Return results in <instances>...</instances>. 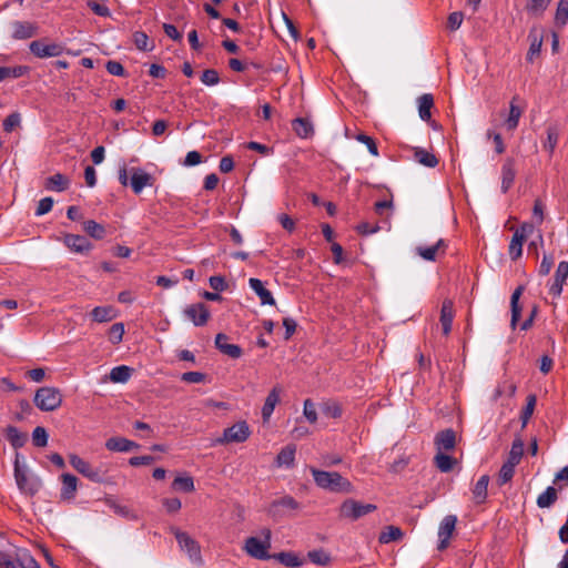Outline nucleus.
<instances>
[{"instance_id": "nucleus-31", "label": "nucleus", "mask_w": 568, "mask_h": 568, "mask_svg": "<svg viewBox=\"0 0 568 568\" xmlns=\"http://www.w3.org/2000/svg\"><path fill=\"white\" fill-rule=\"evenodd\" d=\"M434 106V98L425 93L418 98V113L423 121H428L432 116L430 110Z\"/></svg>"}, {"instance_id": "nucleus-12", "label": "nucleus", "mask_w": 568, "mask_h": 568, "mask_svg": "<svg viewBox=\"0 0 568 568\" xmlns=\"http://www.w3.org/2000/svg\"><path fill=\"white\" fill-rule=\"evenodd\" d=\"M183 314L195 325L204 326L210 320V311L204 303H194L187 305Z\"/></svg>"}, {"instance_id": "nucleus-40", "label": "nucleus", "mask_w": 568, "mask_h": 568, "mask_svg": "<svg viewBox=\"0 0 568 568\" xmlns=\"http://www.w3.org/2000/svg\"><path fill=\"white\" fill-rule=\"evenodd\" d=\"M434 463L440 471L448 473L453 469L454 465L456 464V459L450 457L449 455L444 454L443 452H437V454L434 457Z\"/></svg>"}, {"instance_id": "nucleus-36", "label": "nucleus", "mask_w": 568, "mask_h": 568, "mask_svg": "<svg viewBox=\"0 0 568 568\" xmlns=\"http://www.w3.org/2000/svg\"><path fill=\"white\" fill-rule=\"evenodd\" d=\"M557 498H558V496H557L556 488H554L552 486H549L546 488V490L544 493H541L537 497V506L539 508H549L550 506H552L556 503Z\"/></svg>"}, {"instance_id": "nucleus-20", "label": "nucleus", "mask_w": 568, "mask_h": 568, "mask_svg": "<svg viewBox=\"0 0 568 568\" xmlns=\"http://www.w3.org/2000/svg\"><path fill=\"white\" fill-rule=\"evenodd\" d=\"M37 34V27L27 21H14L12 23V38L17 40L29 39Z\"/></svg>"}, {"instance_id": "nucleus-32", "label": "nucleus", "mask_w": 568, "mask_h": 568, "mask_svg": "<svg viewBox=\"0 0 568 568\" xmlns=\"http://www.w3.org/2000/svg\"><path fill=\"white\" fill-rule=\"evenodd\" d=\"M414 159L422 165H425L427 168H435L438 164V160L432 152L422 149L416 148L414 150Z\"/></svg>"}, {"instance_id": "nucleus-38", "label": "nucleus", "mask_w": 568, "mask_h": 568, "mask_svg": "<svg viewBox=\"0 0 568 568\" xmlns=\"http://www.w3.org/2000/svg\"><path fill=\"white\" fill-rule=\"evenodd\" d=\"M524 455V443L520 439H515L511 444L510 452L505 463L517 466Z\"/></svg>"}, {"instance_id": "nucleus-64", "label": "nucleus", "mask_w": 568, "mask_h": 568, "mask_svg": "<svg viewBox=\"0 0 568 568\" xmlns=\"http://www.w3.org/2000/svg\"><path fill=\"white\" fill-rule=\"evenodd\" d=\"M105 68L106 71L112 75L123 77L125 73L123 65L118 61H108Z\"/></svg>"}, {"instance_id": "nucleus-33", "label": "nucleus", "mask_w": 568, "mask_h": 568, "mask_svg": "<svg viewBox=\"0 0 568 568\" xmlns=\"http://www.w3.org/2000/svg\"><path fill=\"white\" fill-rule=\"evenodd\" d=\"M523 292H524V287L518 286L511 295L510 305H511V326H513V328L516 327V324L520 318L521 307L519 306V298H520Z\"/></svg>"}, {"instance_id": "nucleus-59", "label": "nucleus", "mask_w": 568, "mask_h": 568, "mask_svg": "<svg viewBox=\"0 0 568 568\" xmlns=\"http://www.w3.org/2000/svg\"><path fill=\"white\" fill-rule=\"evenodd\" d=\"M20 114L19 113H11L9 114L4 121H3V130L6 132H11L14 128H17L20 124Z\"/></svg>"}, {"instance_id": "nucleus-55", "label": "nucleus", "mask_w": 568, "mask_h": 568, "mask_svg": "<svg viewBox=\"0 0 568 568\" xmlns=\"http://www.w3.org/2000/svg\"><path fill=\"white\" fill-rule=\"evenodd\" d=\"M356 140L361 143H364L373 156H378V149H377L376 142L374 141L373 138H371L366 134L359 133L356 135Z\"/></svg>"}, {"instance_id": "nucleus-50", "label": "nucleus", "mask_w": 568, "mask_h": 568, "mask_svg": "<svg viewBox=\"0 0 568 568\" xmlns=\"http://www.w3.org/2000/svg\"><path fill=\"white\" fill-rule=\"evenodd\" d=\"M276 558L285 566L287 567H300L303 565V560L300 559L293 552H280Z\"/></svg>"}, {"instance_id": "nucleus-42", "label": "nucleus", "mask_w": 568, "mask_h": 568, "mask_svg": "<svg viewBox=\"0 0 568 568\" xmlns=\"http://www.w3.org/2000/svg\"><path fill=\"white\" fill-rule=\"evenodd\" d=\"M516 98L513 99L509 105V115L506 120V126L508 130L513 131L518 126L519 119L523 114L521 109L515 104Z\"/></svg>"}, {"instance_id": "nucleus-60", "label": "nucleus", "mask_w": 568, "mask_h": 568, "mask_svg": "<svg viewBox=\"0 0 568 568\" xmlns=\"http://www.w3.org/2000/svg\"><path fill=\"white\" fill-rule=\"evenodd\" d=\"M323 413L331 418H338L342 415V408L337 403H327L323 407Z\"/></svg>"}, {"instance_id": "nucleus-23", "label": "nucleus", "mask_w": 568, "mask_h": 568, "mask_svg": "<svg viewBox=\"0 0 568 568\" xmlns=\"http://www.w3.org/2000/svg\"><path fill=\"white\" fill-rule=\"evenodd\" d=\"M105 447L111 452H130L138 448L139 445L124 437H111L105 442Z\"/></svg>"}, {"instance_id": "nucleus-9", "label": "nucleus", "mask_w": 568, "mask_h": 568, "mask_svg": "<svg viewBox=\"0 0 568 568\" xmlns=\"http://www.w3.org/2000/svg\"><path fill=\"white\" fill-rule=\"evenodd\" d=\"M534 225L525 223L517 229L509 243V255L513 260H517L523 254V244L526 241L528 233L532 232Z\"/></svg>"}, {"instance_id": "nucleus-5", "label": "nucleus", "mask_w": 568, "mask_h": 568, "mask_svg": "<svg viewBox=\"0 0 568 568\" xmlns=\"http://www.w3.org/2000/svg\"><path fill=\"white\" fill-rule=\"evenodd\" d=\"M14 479L19 489L30 496L36 495L42 485L39 478L28 476L27 469L20 465L19 454H17L14 460Z\"/></svg>"}, {"instance_id": "nucleus-17", "label": "nucleus", "mask_w": 568, "mask_h": 568, "mask_svg": "<svg viewBox=\"0 0 568 568\" xmlns=\"http://www.w3.org/2000/svg\"><path fill=\"white\" fill-rule=\"evenodd\" d=\"M516 178V161L507 158L501 166V191L506 193L514 184Z\"/></svg>"}, {"instance_id": "nucleus-19", "label": "nucleus", "mask_w": 568, "mask_h": 568, "mask_svg": "<svg viewBox=\"0 0 568 568\" xmlns=\"http://www.w3.org/2000/svg\"><path fill=\"white\" fill-rule=\"evenodd\" d=\"M63 243L75 253H84L91 250V243L82 235L67 234Z\"/></svg>"}, {"instance_id": "nucleus-30", "label": "nucleus", "mask_w": 568, "mask_h": 568, "mask_svg": "<svg viewBox=\"0 0 568 568\" xmlns=\"http://www.w3.org/2000/svg\"><path fill=\"white\" fill-rule=\"evenodd\" d=\"M296 447L294 445H287L281 449L276 457V464L278 467L286 466L291 467L295 462Z\"/></svg>"}, {"instance_id": "nucleus-58", "label": "nucleus", "mask_w": 568, "mask_h": 568, "mask_svg": "<svg viewBox=\"0 0 568 568\" xmlns=\"http://www.w3.org/2000/svg\"><path fill=\"white\" fill-rule=\"evenodd\" d=\"M551 0H529L527 10L532 13H539L547 9Z\"/></svg>"}, {"instance_id": "nucleus-21", "label": "nucleus", "mask_w": 568, "mask_h": 568, "mask_svg": "<svg viewBox=\"0 0 568 568\" xmlns=\"http://www.w3.org/2000/svg\"><path fill=\"white\" fill-rule=\"evenodd\" d=\"M454 316L455 312L453 302L450 300H445L440 310V324L444 335H448L450 333Z\"/></svg>"}, {"instance_id": "nucleus-35", "label": "nucleus", "mask_w": 568, "mask_h": 568, "mask_svg": "<svg viewBox=\"0 0 568 568\" xmlns=\"http://www.w3.org/2000/svg\"><path fill=\"white\" fill-rule=\"evenodd\" d=\"M6 437L14 448L22 447L27 442V435L14 426H8L6 428Z\"/></svg>"}, {"instance_id": "nucleus-24", "label": "nucleus", "mask_w": 568, "mask_h": 568, "mask_svg": "<svg viewBox=\"0 0 568 568\" xmlns=\"http://www.w3.org/2000/svg\"><path fill=\"white\" fill-rule=\"evenodd\" d=\"M62 488L61 498L71 499L74 497L78 488V478L71 474L61 475Z\"/></svg>"}, {"instance_id": "nucleus-13", "label": "nucleus", "mask_w": 568, "mask_h": 568, "mask_svg": "<svg viewBox=\"0 0 568 568\" xmlns=\"http://www.w3.org/2000/svg\"><path fill=\"white\" fill-rule=\"evenodd\" d=\"M153 176L140 168L131 169L130 185L135 194H140L146 186H152Z\"/></svg>"}, {"instance_id": "nucleus-41", "label": "nucleus", "mask_w": 568, "mask_h": 568, "mask_svg": "<svg viewBox=\"0 0 568 568\" xmlns=\"http://www.w3.org/2000/svg\"><path fill=\"white\" fill-rule=\"evenodd\" d=\"M29 72V67L17 65V67H0V81L7 78H20Z\"/></svg>"}, {"instance_id": "nucleus-25", "label": "nucleus", "mask_w": 568, "mask_h": 568, "mask_svg": "<svg viewBox=\"0 0 568 568\" xmlns=\"http://www.w3.org/2000/svg\"><path fill=\"white\" fill-rule=\"evenodd\" d=\"M546 140L542 142V148L552 155L559 140L558 124L551 123L546 129Z\"/></svg>"}, {"instance_id": "nucleus-8", "label": "nucleus", "mask_w": 568, "mask_h": 568, "mask_svg": "<svg viewBox=\"0 0 568 568\" xmlns=\"http://www.w3.org/2000/svg\"><path fill=\"white\" fill-rule=\"evenodd\" d=\"M375 509L376 506L373 504H363L355 499H346L339 507V517L349 520H357L361 517L373 513Z\"/></svg>"}, {"instance_id": "nucleus-61", "label": "nucleus", "mask_w": 568, "mask_h": 568, "mask_svg": "<svg viewBox=\"0 0 568 568\" xmlns=\"http://www.w3.org/2000/svg\"><path fill=\"white\" fill-rule=\"evenodd\" d=\"M52 206H53L52 197H43L42 200L39 201V204H38V207L36 211V215L41 216V215L49 213L52 210Z\"/></svg>"}, {"instance_id": "nucleus-1", "label": "nucleus", "mask_w": 568, "mask_h": 568, "mask_svg": "<svg viewBox=\"0 0 568 568\" xmlns=\"http://www.w3.org/2000/svg\"><path fill=\"white\" fill-rule=\"evenodd\" d=\"M315 484L326 490L333 493L352 494L355 488L353 484L337 471H325L311 468Z\"/></svg>"}, {"instance_id": "nucleus-26", "label": "nucleus", "mask_w": 568, "mask_h": 568, "mask_svg": "<svg viewBox=\"0 0 568 568\" xmlns=\"http://www.w3.org/2000/svg\"><path fill=\"white\" fill-rule=\"evenodd\" d=\"M446 250V244L444 240H438V242L432 246L423 247L418 246L416 248L417 254L426 260V261H435L438 253L444 254Z\"/></svg>"}, {"instance_id": "nucleus-6", "label": "nucleus", "mask_w": 568, "mask_h": 568, "mask_svg": "<svg viewBox=\"0 0 568 568\" xmlns=\"http://www.w3.org/2000/svg\"><path fill=\"white\" fill-rule=\"evenodd\" d=\"M262 535L264 537L263 540L256 537H250L245 541V550L246 552L256 559H268V549L271 548V530L268 528H264L262 530Z\"/></svg>"}, {"instance_id": "nucleus-63", "label": "nucleus", "mask_w": 568, "mask_h": 568, "mask_svg": "<svg viewBox=\"0 0 568 568\" xmlns=\"http://www.w3.org/2000/svg\"><path fill=\"white\" fill-rule=\"evenodd\" d=\"M552 265H554V256L550 254H545L542 257V261L539 265V274L542 276L548 275Z\"/></svg>"}, {"instance_id": "nucleus-16", "label": "nucleus", "mask_w": 568, "mask_h": 568, "mask_svg": "<svg viewBox=\"0 0 568 568\" xmlns=\"http://www.w3.org/2000/svg\"><path fill=\"white\" fill-rule=\"evenodd\" d=\"M282 393V387L276 385L274 386L268 395L265 398L264 405L262 407V418L264 423H267L275 409V406L280 403V397Z\"/></svg>"}, {"instance_id": "nucleus-37", "label": "nucleus", "mask_w": 568, "mask_h": 568, "mask_svg": "<svg viewBox=\"0 0 568 568\" xmlns=\"http://www.w3.org/2000/svg\"><path fill=\"white\" fill-rule=\"evenodd\" d=\"M133 369L126 365H120L111 369L110 372V379L113 383H126L131 375Z\"/></svg>"}, {"instance_id": "nucleus-10", "label": "nucleus", "mask_w": 568, "mask_h": 568, "mask_svg": "<svg viewBox=\"0 0 568 568\" xmlns=\"http://www.w3.org/2000/svg\"><path fill=\"white\" fill-rule=\"evenodd\" d=\"M457 524L455 515H447L443 518L438 527V550H445L449 546V539L453 536Z\"/></svg>"}, {"instance_id": "nucleus-39", "label": "nucleus", "mask_w": 568, "mask_h": 568, "mask_svg": "<svg viewBox=\"0 0 568 568\" xmlns=\"http://www.w3.org/2000/svg\"><path fill=\"white\" fill-rule=\"evenodd\" d=\"M83 231L95 240H102L105 236V227L93 220L83 222Z\"/></svg>"}, {"instance_id": "nucleus-3", "label": "nucleus", "mask_w": 568, "mask_h": 568, "mask_svg": "<svg viewBox=\"0 0 568 568\" xmlns=\"http://www.w3.org/2000/svg\"><path fill=\"white\" fill-rule=\"evenodd\" d=\"M171 532L174 535L180 549L189 556L190 560L195 565H202L203 559L200 544L187 532L182 531L176 527H172Z\"/></svg>"}, {"instance_id": "nucleus-49", "label": "nucleus", "mask_w": 568, "mask_h": 568, "mask_svg": "<svg viewBox=\"0 0 568 568\" xmlns=\"http://www.w3.org/2000/svg\"><path fill=\"white\" fill-rule=\"evenodd\" d=\"M308 559L318 566H327L331 561L329 555L324 550H312L307 554Z\"/></svg>"}, {"instance_id": "nucleus-15", "label": "nucleus", "mask_w": 568, "mask_h": 568, "mask_svg": "<svg viewBox=\"0 0 568 568\" xmlns=\"http://www.w3.org/2000/svg\"><path fill=\"white\" fill-rule=\"evenodd\" d=\"M434 444L437 452H450L456 446V433L448 428L436 434Z\"/></svg>"}, {"instance_id": "nucleus-2", "label": "nucleus", "mask_w": 568, "mask_h": 568, "mask_svg": "<svg viewBox=\"0 0 568 568\" xmlns=\"http://www.w3.org/2000/svg\"><path fill=\"white\" fill-rule=\"evenodd\" d=\"M252 432L245 420H240L225 428L220 437L214 440L215 445L242 444L246 442Z\"/></svg>"}, {"instance_id": "nucleus-46", "label": "nucleus", "mask_w": 568, "mask_h": 568, "mask_svg": "<svg viewBox=\"0 0 568 568\" xmlns=\"http://www.w3.org/2000/svg\"><path fill=\"white\" fill-rule=\"evenodd\" d=\"M555 21L558 26H565L568 21V0H559Z\"/></svg>"}, {"instance_id": "nucleus-11", "label": "nucleus", "mask_w": 568, "mask_h": 568, "mask_svg": "<svg viewBox=\"0 0 568 568\" xmlns=\"http://www.w3.org/2000/svg\"><path fill=\"white\" fill-rule=\"evenodd\" d=\"M69 462L71 466L82 476L87 477L91 481L100 483L102 480V477L100 475V471L92 467V465L84 460L83 458L79 457L75 454L69 455Z\"/></svg>"}, {"instance_id": "nucleus-44", "label": "nucleus", "mask_w": 568, "mask_h": 568, "mask_svg": "<svg viewBox=\"0 0 568 568\" xmlns=\"http://www.w3.org/2000/svg\"><path fill=\"white\" fill-rule=\"evenodd\" d=\"M172 488L175 490L192 493L195 489L194 480L191 476H178L172 483Z\"/></svg>"}, {"instance_id": "nucleus-27", "label": "nucleus", "mask_w": 568, "mask_h": 568, "mask_svg": "<svg viewBox=\"0 0 568 568\" xmlns=\"http://www.w3.org/2000/svg\"><path fill=\"white\" fill-rule=\"evenodd\" d=\"M70 185L69 179L61 174L55 173L45 180L44 186L47 190L62 192L65 191Z\"/></svg>"}, {"instance_id": "nucleus-7", "label": "nucleus", "mask_w": 568, "mask_h": 568, "mask_svg": "<svg viewBox=\"0 0 568 568\" xmlns=\"http://www.w3.org/2000/svg\"><path fill=\"white\" fill-rule=\"evenodd\" d=\"M29 49L39 59L60 57L64 52L62 43L50 41L47 38L32 41Z\"/></svg>"}, {"instance_id": "nucleus-14", "label": "nucleus", "mask_w": 568, "mask_h": 568, "mask_svg": "<svg viewBox=\"0 0 568 568\" xmlns=\"http://www.w3.org/2000/svg\"><path fill=\"white\" fill-rule=\"evenodd\" d=\"M567 277H568V262L561 261L558 264L557 270L555 272L554 283L549 287V293L552 296L559 297L561 295L564 284H565Z\"/></svg>"}, {"instance_id": "nucleus-18", "label": "nucleus", "mask_w": 568, "mask_h": 568, "mask_svg": "<svg viewBox=\"0 0 568 568\" xmlns=\"http://www.w3.org/2000/svg\"><path fill=\"white\" fill-rule=\"evenodd\" d=\"M227 341L229 337L225 334L219 333L215 337L216 348L231 358H239L242 355L241 347L235 344H230Z\"/></svg>"}, {"instance_id": "nucleus-56", "label": "nucleus", "mask_w": 568, "mask_h": 568, "mask_svg": "<svg viewBox=\"0 0 568 568\" xmlns=\"http://www.w3.org/2000/svg\"><path fill=\"white\" fill-rule=\"evenodd\" d=\"M201 81L205 85H215L220 82L219 72L214 69H207L202 73Z\"/></svg>"}, {"instance_id": "nucleus-28", "label": "nucleus", "mask_w": 568, "mask_h": 568, "mask_svg": "<svg viewBox=\"0 0 568 568\" xmlns=\"http://www.w3.org/2000/svg\"><path fill=\"white\" fill-rule=\"evenodd\" d=\"M91 317L97 323L110 322L116 317V311L112 306H97L92 310Z\"/></svg>"}, {"instance_id": "nucleus-4", "label": "nucleus", "mask_w": 568, "mask_h": 568, "mask_svg": "<svg viewBox=\"0 0 568 568\" xmlns=\"http://www.w3.org/2000/svg\"><path fill=\"white\" fill-rule=\"evenodd\" d=\"M34 404L42 412H52L62 404V394L55 387H41L36 392Z\"/></svg>"}, {"instance_id": "nucleus-48", "label": "nucleus", "mask_w": 568, "mask_h": 568, "mask_svg": "<svg viewBox=\"0 0 568 568\" xmlns=\"http://www.w3.org/2000/svg\"><path fill=\"white\" fill-rule=\"evenodd\" d=\"M530 45L527 53V60L532 62L535 57H537L540 53L541 45H542V39L540 37H537L536 34H530Z\"/></svg>"}, {"instance_id": "nucleus-52", "label": "nucleus", "mask_w": 568, "mask_h": 568, "mask_svg": "<svg viewBox=\"0 0 568 568\" xmlns=\"http://www.w3.org/2000/svg\"><path fill=\"white\" fill-rule=\"evenodd\" d=\"M123 335H124V325L122 323H115L113 324L110 329H109V341L113 344V345H116L119 344L122 338H123Z\"/></svg>"}, {"instance_id": "nucleus-29", "label": "nucleus", "mask_w": 568, "mask_h": 568, "mask_svg": "<svg viewBox=\"0 0 568 568\" xmlns=\"http://www.w3.org/2000/svg\"><path fill=\"white\" fill-rule=\"evenodd\" d=\"M489 476L483 475L473 488V499L476 504H483L487 498Z\"/></svg>"}, {"instance_id": "nucleus-22", "label": "nucleus", "mask_w": 568, "mask_h": 568, "mask_svg": "<svg viewBox=\"0 0 568 568\" xmlns=\"http://www.w3.org/2000/svg\"><path fill=\"white\" fill-rule=\"evenodd\" d=\"M248 285L260 297L262 305H275V300L272 293L264 287V284L261 280L252 277L248 280Z\"/></svg>"}, {"instance_id": "nucleus-45", "label": "nucleus", "mask_w": 568, "mask_h": 568, "mask_svg": "<svg viewBox=\"0 0 568 568\" xmlns=\"http://www.w3.org/2000/svg\"><path fill=\"white\" fill-rule=\"evenodd\" d=\"M133 42L139 50L142 51H151L153 49V44H151L150 39L145 32L136 31L133 33Z\"/></svg>"}, {"instance_id": "nucleus-47", "label": "nucleus", "mask_w": 568, "mask_h": 568, "mask_svg": "<svg viewBox=\"0 0 568 568\" xmlns=\"http://www.w3.org/2000/svg\"><path fill=\"white\" fill-rule=\"evenodd\" d=\"M516 466L504 463L497 478V483L499 486H503L511 480L515 474Z\"/></svg>"}, {"instance_id": "nucleus-51", "label": "nucleus", "mask_w": 568, "mask_h": 568, "mask_svg": "<svg viewBox=\"0 0 568 568\" xmlns=\"http://www.w3.org/2000/svg\"><path fill=\"white\" fill-rule=\"evenodd\" d=\"M278 507H283V508H287V509H291V510H297L300 508V504L291 496H284L277 500H275L272 506H271V509H276Z\"/></svg>"}, {"instance_id": "nucleus-62", "label": "nucleus", "mask_w": 568, "mask_h": 568, "mask_svg": "<svg viewBox=\"0 0 568 568\" xmlns=\"http://www.w3.org/2000/svg\"><path fill=\"white\" fill-rule=\"evenodd\" d=\"M205 378V375L200 372H186L182 374L181 379L185 383L197 384L202 383Z\"/></svg>"}, {"instance_id": "nucleus-53", "label": "nucleus", "mask_w": 568, "mask_h": 568, "mask_svg": "<svg viewBox=\"0 0 568 568\" xmlns=\"http://www.w3.org/2000/svg\"><path fill=\"white\" fill-rule=\"evenodd\" d=\"M32 442L37 447H44L48 444V433L45 428L38 426L33 429Z\"/></svg>"}, {"instance_id": "nucleus-54", "label": "nucleus", "mask_w": 568, "mask_h": 568, "mask_svg": "<svg viewBox=\"0 0 568 568\" xmlns=\"http://www.w3.org/2000/svg\"><path fill=\"white\" fill-rule=\"evenodd\" d=\"M535 406H536V396L529 395L527 397V404H526L525 408L523 409L521 416H520L524 426L528 423L529 418L531 417Z\"/></svg>"}, {"instance_id": "nucleus-43", "label": "nucleus", "mask_w": 568, "mask_h": 568, "mask_svg": "<svg viewBox=\"0 0 568 568\" xmlns=\"http://www.w3.org/2000/svg\"><path fill=\"white\" fill-rule=\"evenodd\" d=\"M403 537L400 528L395 526H387L379 535L381 544H389L392 541L399 540Z\"/></svg>"}, {"instance_id": "nucleus-34", "label": "nucleus", "mask_w": 568, "mask_h": 568, "mask_svg": "<svg viewBox=\"0 0 568 568\" xmlns=\"http://www.w3.org/2000/svg\"><path fill=\"white\" fill-rule=\"evenodd\" d=\"M294 132L303 139L311 136L314 132L312 123L304 118H297L292 122Z\"/></svg>"}, {"instance_id": "nucleus-57", "label": "nucleus", "mask_w": 568, "mask_h": 568, "mask_svg": "<svg viewBox=\"0 0 568 568\" xmlns=\"http://www.w3.org/2000/svg\"><path fill=\"white\" fill-rule=\"evenodd\" d=\"M303 414H304L305 418L311 424L316 423V420H317V413H316L315 404L311 399H306L304 402Z\"/></svg>"}]
</instances>
